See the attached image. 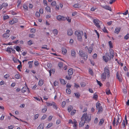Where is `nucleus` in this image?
<instances>
[{
  "label": "nucleus",
  "instance_id": "f257e3e1",
  "mask_svg": "<svg viewBox=\"0 0 129 129\" xmlns=\"http://www.w3.org/2000/svg\"><path fill=\"white\" fill-rule=\"evenodd\" d=\"M110 55L109 53H106L105 56H103V58L104 61L106 62H107L109 60H111V58H113L114 55V52L112 49H109Z\"/></svg>",
  "mask_w": 129,
  "mask_h": 129
},
{
  "label": "nucleus",
  "instance_id": "f03ea898",
  "mask_svg": "<svg viewBox=\"0 0 129 129\" xmlns=\"http://www.w3.org/2000/svg\"><path fill=\"white\" fill-rule=\"evenodd\" d=\"M110 76V72L108 66H106L104 69V72L101 74V78L102 80L104 81L105 80L106 77L109 78Z\"/></svg>",
  "mask_w": 129,
  "mask_h": 129
},
{
  "label": "nucleus",
  "instance_id": "7ed1b4c3",
  "mask_svg": "<svg viewBox=\"0 0 129 129\" xmlns=\"http://www.w3.org/2000/svg\"><path fill=\"white\" fill-rule=\"evenodd\" d=\"M122 121L121 117L120 115L116 116L113 121L112 124L113 126H116L119 125Z\"/></svg>",
  "mask_w": 129,
  "mask_h": 129
},
{
  "label": "nucleus",
  "instance_id": "20e7f679",
  "mask_svg": "<svg viewBox=\"0 0 129 129\" xmlns=\"http://www.w3.org/2000/svg\"><path fill=\"white\" fill-rule=\"evenodd\" d=\"M93 22L94 25L98 28H101V25L102 24V22L99 20L97 19H93Z\"/></svg>",
  "mask_w": 129,
  "mask_h": 129
},
{
  "label": "nucleus",
  "instance_id": "39448f33",
  "mask_svg": "<svg viewBox=\"0 0 129 129\" xmlns=\"http://www.w3.org/2000/svg\"><path fill=\"white\" fill-rule=\"evenodd\" d=\"M79 55L81 58L85 60H87V59L88 55L87 54L85 53L82 50H80L79 52Z\"/></svg>",
  "mask_w": 129,
  "mask_h": 129
},
{
  "label": "nucleus",
  "instance_id": "423d86ee",
  "mask_svg": "<svg viewBox=\"0 0 129 129\" xmlns=\"http://www.w3.org/2000/svg\"><path fill=\"white\" fill-rule=\"evenodd\" d=\"M91 116L90 115H87V113H84L83 114L82 116V118L84 119L85 121H90L91 118Z\"/></svg>",
  "mask_w": 129,
  "mask_h": 129
},
{
  "label": "nucleus",
  "instance_id": "0eeeda50",
  "mask_svg": "<svg viewBox=\"0 0 129 129\" xmlns=\"http://www.w3.org/2000/svg\"><path fill=\"white\" fill-rule=\"evenodd\" d=\"M127 123V119L126 115H125V120H123L121 123V126L122 128H124L125 127Z\"/></svg>",
  "mask_w": 129,
  "mask_h": 129
},
{
  "label": "nucleus",
  "instance_id": "6e6552de",
  "mask_svg": "<svg viewBox=\"0 0 129 129\" xmlns=\"http://www.w3.org/2000/svg\"><path fill=\"white\" fill-rule=\"evenodd\" d=\"M6 51L8 52L9 53H11L12 52V53H15V50H14L13 48H12L10 47H9L7 48L6 50Z\"/></svg>",
  "mask_w": 129,
  "mask_h": 129
},
{
  "label": "nucleus",
  "instance_id": "1a4fd4ad",
  "mask_svg": "<svg viewBox=\"0 0 129 129\" xmlns=\"http://www.w3.org/2000/svg\"><path fill=\"white\" fill-rule=\"evenodd\" d=\"M56 19L59 21L65 20H66V17L60 15H58L57 16Z\"/></svg>",
  "mask_w": 129,
  "mask_h": 129
},
{
  "label": "nucleus",
  "instance_id": "9d476101",
  "mask_svg": "<svg viewBox=\"0 0 129 129\" xmlns=\"http://www.w3.org/2000/svg\"><path fill=\"white\" fill-rule=\"evenodd\" d=\"M18 22V20L17 18H14L12 20H10L9 22L10 23L12 24L14 23H17Z\"/></svg>",
  "mask_w": 129,
  "mask_h": 129
},
{
  "label": "nucleus",
  "instance_id": "9b49d317",
  "mask_svg": "<svg viewBox=\"0 0 129 129\" xmlns=\"http://www.w3.org/2000/svg\"><path fill=\"white\" fill-rule=\"evenodd\" d=\"M116 77L120 82H122V77L121 75H120L118 72H117L116 74Z\"/></svg>",
  "mask_w": 129,
  "mask_h": 129
},
{
  "label": "nucleus",
  "instance_id": "f8f14e48",
  "mask_svg": "<svg viewBox=\"0 0 129 129\" xmlns=\"http://www.w3.org/2000/svg\"><path fill=\"white\" fill-rule=\"evenodd\" d=\"M85 122V121L84 119H82L81 118V120L80 121L79 124V126L80 127H82L84 125Z\"/></svg>",
  "mask_w": 129,
  "mask_h": 129
},
{
  "label": "nucleus",
  "instance_id": "ddd939ff",
  "mask_svg": "<svg viewBox=\"0 0 129 129\" xmlns=\"http://www.w3.org/2000/svg\"><path fill=\"white\" fill-rule=\"evenodd\" d=\"M73 32L72 29H68L67 30V34L68 35L71 36L73 34Z\"/></svg>",
  "mask_w": 129,
  "mask_h": 129
},
{
  "label": "nucleus",
  "instance_id": "4468645a",
  "mask_svg": "<svg viewBox=\"0 0 129 129\" xmlns=\"http://www.w3.org/2000/svg\"><path fill=\"white\" fill-rule=\"evenodd\" d=\"M75 34L77 37L78 36L82 35L83 34V33L82 32H81L80 31H76L75 32Z\"/></svg>",
  "mask_w": 129,
  "mask_h": 129
},
{
  "label": "nucleus",
  "instance_id": "2eb2a0df",
  "mask_svg": "<svg viewBox=\"0 0 129 129\" xmlns=\"http://www.w3.org/2000/svg\"><path fill=\"white\" fill-rule=\"evenodd\" d=\"M77 122L76 120L74 119L73 121V125L74 129H77Z\"/></svg>",
  "mask_w": 129,
  "mask_h": 129
},
{
  "label": "nucleus",
  "instance_id": "dca6fc26",
  "mask_svg": "<svg viewBox=\"0 0 129 129\" xmlns=\"http://www.w3.org/2000/svg\"><path fill=\"white\" fill-rule=\"evenodd\" d=\"M68 73L69 76H71L73 73V69L72 68L69 69L68 71Z\"/></svg>",
  "mask_w": 129,
  "mask_h": 129
},
{
  "label": "nucleus",
  "instance_id": "f3484780",
  "mask_svg": "<svg viewBox=\"0 0 129 129\" xmlns=\"http://www.w3.org/2000/svg\"><path fill=\"white\" fill-rule=\"evenodd\" d=\"M85 50H88V52L89 53H91L93 50L92 47H90L89 48L87 46H86L85 48Z\"/></svg>",
  "mask_w": 129,
  "mask_h": 129
},
{
  "label": "nucleus",
  "instance_id": "a211bd4d",
  "mask_svg": "<svg viewBox=\"0 0 129 129\" xmlns=\"http://www.w3.org/2000/svg\"><path fill=\"white\" fill-rule=\"evenodd\" d=\"M103 8L104 9L109 10L110 11H111L112 9L109 6L105 5V6H103Z\"/></svg>",
  "mask_w": 129,
  "mask_h": 129
},
{
  "label": "nucleus",
  "instance_id": "6ab92c4d",
  "mask_svg": "<svg viewBox=\"0 0 129 129\" xmlns=\"http://www.w3.org/2000/svg\"><path fill=\"white\" fill-rule=\"evenodd\" d=\"M96 109L98 110V111L97 113L98 114H100L102 112L103 110V108L102 106Z\"/></svg>",
  "mask_w": 129,
  "mask_h": 129
},
{
  "label": "nucleus",
  "instance_id": "aec40b11",
  "mask_svg": "<svg viewBox=\"0 0 129 129\" xmlns=\"http://www.w3.org/2000/svg\"><path fill=\"white\" fill-rule=\"evenodd\" d=\"M121 28L120 27H116L115 28V31H114V33H116V34H118V33L120 32V30H121Z\"/></svg>",
  "mask_w": 129,
  "mask_h": 129
},
{
  "label": "nucleus",
  "instance_id": "412c9836",
  "mask_svg": "<svg viewBox=\"0 0 129 129\" xmlns=\"http://www.w3.org/2000/svg\"><path fill=\"white\" fill-rule=\"evenodd\" d=\"M71 55L74 58L76 56V52L74 49H72L71 50Z\"/></svg>",
  "mask_w": 129,
  "mask_h": 129
},
{
  "label": "nucleus",
  "instance_id": "4be33fe9",
  "mask_svg": "<svg viewBox=\"0 0 129 129\" xmlns=\"http://www.w3.org/2000/svg\"><path fill=\"white\" fill-rule=\"evenodd\" d=\"M44 83V80L42 79H41L39 81L38 84V85L40 86H41Z\"/></svg>",
  "mask_w": 129,
  "mask_h": 129
},
{
  "label": "nucleus",
  "instance_id": "5701e85b",
  "mask_svg": "<svg viewBox=\"0 0 129 129\" xmlns=\"http://www.w3.org/2000/svg\"><path fill=\"white\" fill-rule=\"evenodd\" d=\"M44 125L43 123H41L38 127V129H43L44 127Z\"/></svg>",
  "mask_w": 129,
  "mask_h": 129
},
{
  "label": "nucleus",
  "instance_id": "b1692460",
  "mask_svg": "<svg viewBox=\"0 0 129 129\" xmlns=\"http://www.w3.org/2000/svg\"><path fill=\"white\" fill-rule=\"evenodd\" d=\"M45 9L47 12L49 13H51V8L49 6H47L46 7Z\"/></svg>",
  "mask_w": 129,
  "mask_h": 129
},
{
  "label": "nucleus",
  "instance_id": "393cba45",
  "mask_svg": "<svg viewBox=\"0 0 129 129\" xmlns=\"http://www.w3.org/2000/svg\"><path fill=\"white\" fill-rule=\"evenodd\" d=\"M23 7L25 11L28 10V6L26 4H24L23 5Z\"/></svg>",
  "mask_w": 129,
  "mask_h": 129
},
{
  "label": "nucleus",
  "instance_id": "a878e982",
  "mask_svg": "<svg viewBox=\"0 0 129 129\" xmlns=\"http://www.w3.org/2000/svg\"><path fill=\"white\" fill-rule=\"evenodd\" d=\"M10 35L9 34L5 33L3 35V37L5 38H8Z\"/></svg>",
  "mask_w": 129,
  "mask_h": 129
},
{
  "label": "nucleus",
  "instance_id": "bb28decb",
  "mask_svg": "<svg viewBox=\"0 0 129 129\" xmlns=\"http://www.w3.org/2000/svg\"><path fill=\"white\" fill-rule=\"evenodd\" d=\"M47 107L46 106H44V108L42 109V112L43 113H45L47 111Z\"/></svg>",
  "mask_w": 129,
  "mask_h": 129
},
{
  "label": "nucleus",
  "instance_id": "cd10ccee",
  "mask_svg": "<svg viewBox=\"0 0 129 129\" xmlns=\"http://www.w3.org/2000/svg\"><path fill=\"white\" fill-rule=\"evenodd\" d=\"M104 118H102L100 120V121L99 123V124L100 125H101L104 123Z\"/></svg>",
  "mask_w": 129,
  "mask_h": 129
},
{
  "label": "nucleus",
  "instance_id": "c85d7f7f",
  "mask_svg": "<svg viewBox=\"0 0 129 129\" xmlns=\"http://www.w3.org/2000/svg\"><path fill=\"white\" fill-rule=\"evenodd\" d=\"M106 94L107 95H109L110 94H111L110 90L108 88L106 89Z\"/></svg>",
  "mask_w": 129,
  "mask_h": 129
},
{
  "label": "nucleus",
  "instance_id": "c756f323",
  "mask_svg": "<svg viewBox=\"0 0 129 129\" xmlns=\"http://www.w3.org/2000/svg\"><path fill=\"white\" fill-rule=\"evenodd\" d=\"M62 53L63 54H65L67 53V50L66 48H62Z\"/></svg>",
  "mask_w": 129,
  "mask_h": 129
},
{
  "label": "nucleus",
  "instance_id": "7c9ffc66",
  "mask_svg": "<svg viewBox=\"0 0 129 129\" xmlns=\"http://www.w3.org/2000/svg\"><path fill=\"white\" fill-rule=\"evenodd\" d=\"M53 33L54 34V36L56 35H57L58 33V31L56 29H55L53 31Z\"/></svg>",
  "mask_w": 129,
  "mask_h": 129
},
{
  "label": "nucleus",
  "instance_id": "2f4dec72",
  "mask_svg": "<svg viewBox=\"0 0 129 129\" xmlns=\"http://www.w3.org/2000/svg\"><path fill=\"white\" fill-rule=\"evenodd\" d=\"M60 83L62 84H65L66 83V82L65 81V80L63 79H60Z\"/></svg>",
  "mask_w": 129,
  "mask_h": 129
},
{
  "label": "nucleus",
  "instance_id": "473e14b6",
  "mask_svg": "<svg viewBox=\"0 0 129 129\" xmlns=\"http://www.w3.org/2000/svg\"><path fill=\"white\" fill-rule=\"evenodd\" d=\"M73 7L75 8H79L80 7V4L78 3L73 5Z\"/></svg>",
  "mask_w": 129,
  "mask_h": 129
},
{
  "label": "nucleus",
  "instance_id": "72a5a7b5",
  "mask_svg": "<svg viewBox=\"0 0 129 129\" xmlns=\"http://www.w3.org/2000/svg\"><path fill=\"white\" fill-rule=\"evenodd\" d=\"M53 105H52L53 108L55 109V110H57V105L54 102L53 103Z\"/></svg>",
  "mask_w": 129,
  "mask_h": 129
},
{
  "label": "nucleus",
  "instance_id": "f704fd0d",
  "mask_svg": "<svg viewBox=\"0 0 129 129\" xmlns=\"http://www.w3.org/2000/svg\"><path fill=\"white\" fill-rule=\"evenodd\" d=\"M101 104L99 102H98L96 104V108L97 109L98 108L100 107H101Z\"/></svg>",
  "mask_w": 129,
  "mask_h": 129
},
{
  "label": "nucleus",
  "instance_id": "c9c22d12",
  "mask_svg": "<svg viewBox=\"0 0 129 129\" xmlns=\"http://www.w3.org/2000/svg\"><path fill=\"white\" fill-rule=\"evenodd\" d=\"M54 102H52L51 103H48V102H46V105L48 106H52L53 105V103Z\"/></svg>",
  "mask_w": 129,
  "mask_h": 129
},
{
  "label": "nucleus",
  "instance_id": "e433bc0d",
  "mask_svg": "<svg viewBox=\"0 0 129 129\" xmlns=\"http://www.w3.org/2000/svg\"><path fill=\"white\" fill-rule=\"evenodd\" d=\"M73 106H69L68 107V111L69 112H70L71 110L73 109Z\"/></svg>",
  "mask_w": 129,
  "mask_h": 129
},
{
  "label": "nucleus",
  "instance_id": "4c0bfd02",
  "mask_svg": "<svg viewBox=\"0 0 129 129\" xmlns=\"http://www.w3.org/2000/svg\"><path fill=\"white\" fill-rule=\"evenodd\" d=\"M98 95L97 94H96L95 93L94 94L93 97V99L95 100H96L98 99Z\"/></svg>",
  "mask_w": 129,
  "mask_h": 129
},
{
  "label": "nucleus",
  "instance_id": "58836bf2",
  "mask_svg": "<svg viewBox=\"0 0 129 129\" xmlns=\"http://www.w3.org/2000/svg\"><path fill=\"white\" fill-rule=\"evenodd\" d=\"M26 90V89L25 87H23L21 89V91L22 93H23L25 92Z\"/></svg>",
  "mask_w": 129,
  "mask_h": 129
},
{
  "label": "nucleus",
  "instance_id": "ea45409f",
  "mask_svg": "<svg viewBox=\"0 0 129 129\" xmlns=\"http://www.w3.org/2000/svg\"><path fill=\"white\" fill-rule=\"evenodd\" d=\"M66 92L67 94H70L71 92L70 89L69 88H67L66 90Z\"/></svg>",
  "mask_w": 129,
  "mask_h": 129
},
{
  "label": "nucleus",
  "instance_id": "a19ab883",
  "mask_svg": "<svg viewBox=\"0 0 129 129\" xmlns=\"http://www.w3.org/2000/svg\"><path fill=\"white\" fill-rule=\"evenodd\" d=\"M55 70L54 69H52L51 70H50L49 71V72L50 74V76H51V73H54L55 72Z\"/></svg>",
  "mask_w": 129,
  "mask_h": 129
},
{
  "label": "nucleus",
  "instance_id": "79ce46f5",
  "mask_svg": "<svg viewBox=\"0 0 129 129\" xmlns=\"http://www.w3.org/2000/svg\"><path fill=\"white\" fill-rule=\"evenodd\" d=\"M12 58L13 60L15 63H16L18 62V59H17L16 58H15L14 57H13Z\"/></svg>",
  "mask_w": 129,
  "mask_h": 129
},
{
  "label": "nucleus",
  "instance_id": "37998d69",
  "mask_svg": "<svg viewBox=\"0 0 129 129\" xmlns=\"http://www.w3.org/2000/svg\"><path fill=\"white\" fill-rule=\"evenodd\" d=\"M74 94L76 98H79L80 96V95L79 93H75Z\"/></svg>",
  "mask_w": 129,
  "mask_h": 129
},
{
  "label": "nucleus",
  "instance_id": "c03bdc74",
  "mask_svg": "<svg viewBox=\"0 0 129 129\" xmlns=\"http://www.w3.org/2000/svg\"><path fill=\"white\" fill-rule=\"evenodd\" d=\"M109 46L110 48L111 49L113 48V46L112 45V43L111 41H110L109 42H108Z\"/></svg>",
  "mask_w": 129,
  "mask_h": 129
},
{
  "label": "nucleus",
  "instance_id": "a18cd8bd",
  "mask_svg": "<svg viewBox=\"0 0 129 129\" xmlns=\"http://www.w3.org/2000/svg\"><path fill=\"white\" fill-rule=\"evenodd\" d=\"M20 76L19 74H16L15 76V78L18 79L20 78Z\"/></svg>",
  "mask_w": 129,
  "mask_h": 129
},
{
  "label": "nucleus",
  "instance_id": "49530a36",
  "mask_svg": "<svg viewBox=\"0 0 129 129\" xmlns=\"http://www.w3.org/2000/svg\"><path fill=\"white\" fill-rule=\"evenodd\" d=\"M129 38V34H127L125 36L124 38L126 40L128 39Z\"/></svg>",
  "mask_w": 129,
  "mask_h": 129
},
{
  "label": "nucleus",
  "instance_id": "de8ad7c7",
  "mask_svg": "<svg viewBox=\"0 0 129 129\" xmlns=\"http://www.w3.org/2000/svg\"><path fill=\"white\" fill-rule=\"evenodd\" d=\"M47 45H45L41 47L42 48V49H45L47 50H48L49 49V48H47Z\"/></svg>",
  "mask_w": 129,
  "mask_h": 129
},
{
  "label": "nucleus",
  "instance_id": "09e8293b",
  "mask_svg": "<svg viewBox=\"0 0 129 129\" xmlns=\"http://www.w3.org/2000/svg\"><path fill=\"white\" fill-rule=\"evenodd\" d=\"M103 32L105 33H108L107 30L106 28L105 27H104V28L103 29Z\"/></svg>",
  "mask_w": 129,
  "mask_h": 129
},
{
  "label": "nucleus",
  "instance_id": "8fccbe9b",
  "mask_svg": "<svg viewBox=\"0 0 129 129\" xmlns=\"http://www.w3.org/2000/svg\"><path fill=\"white\" fill-rule=\"evenodd\" d=\"M58 66L60 68H62L63 66V63L61 62H59L58 64Z\"/></svg>",
  "mask_w": 129,
  "mask_h": 129
},
{
  "label": "nucleus",
  "instance_id": "3c124183",
  "mask_svg": "<svg viewBox=\"0 0 129 129\" xmlns=\"http://www.w3.org/2000/svg\"><path fill=\"white\" fill-rule=\"evenodd\" d=\"M14 48L18 52H19L20 50V48L19 46H16Z\"/></svg>",
  "mask_w": 129,
  "mask_h": 129
},
{
  "label": "nucleus",
  "instance_id": "603ef678",
  "mask_svg": "<svg viewBox=\"0 0 129 129\" xmlns=\"http://www.w3.org/2000/svg\"><path fill=\"white\" fill-rule=\"evenodd\" d=\"M96 9L95 6L93 7L90 9V11H95Z\"/></svg>",
  "mask_w": 129,
  "mask_h": 129
},
{
  "label": "nucleus",
  "instance_id": "864d4df0",
  "mask_svg": "<svg viewBox=\"0 0 129 129\" xmlns=\"http://www.w3.org/2000/svg\"><path fill=\"white\" fill-rule=\"evenodd\" d=\"M66 102L65 101L62 102L61 104L62 107L63 108L66 105Z\"/></svg>",
  "mask_w": 129,
  "mask_h": 129
},
{
  "label": "nucleus",
  "instance_id": "5fc2aeb1",
  "mask_svg": "<svg viewBox=\"0 0 129 129\" xmlns=\"http://www.w3.org/2000/svg\"><path fill=\"white\" fill-rule=\"evenodd\" d=\"M61 122V120L60 119H58L56 121V124L58 125L60 124V123Z\"/></svg>",
  "mask_w": 129,
  "mask_h": 129
},
{
  "label": "nucleus",
  "instance_id": "6e6d98bb",
  "mask_svg": "<svg viewBox=\"0 0 129 129\" xmlns=\"http://www.w3.org/2000/svg\"><path fill=\"white\" fill-rule=\"evenodd\" d=\"M56 2L55 1H53L51 4V5L53 6H55L56 5Z\"/></svg>",
  "mask_w": 129,
  "mask_h": 129
},
{
  "label": "nucleus",
  "instance_id": "4d7b16f0",
  "mask_svg": "<svg viewBox=\"0 0 129 129\" xmlns=\"http://www.w3.org/2000/svg\"><path fill=\"white\" fill-rule=\"evenodd\" d=\"M3 7H7L8 6V4L6 3H3L2 4Z\"/></svg>",
  "mask_w": 129,
  "mask_h": 129
},
{
  "label": "nucleus",
  "instance_id": "13d9d810",
  "mask_svg": "<svg viewBox=\"0 0 129 129\" xmlns=\"http://www.w3.org/2000/svg\"><path fill=\"white\" fill-rule=\"evenodd\" d=\"M76 110H73L72 111V112L71 113V115H73L76 113Z\"/></svg>",
  "mask_w": 129,
  "mask_h": 129
},
{
  "label": "nucleus",
  "instance_id": "bf43d9fd",
  "mask_svg": "<svg viewBox=\"0 0 129 129\" xmlns=\"http://www.w3.org/2000/svg\"><path fill=\"white\" fill-rule=\"evenodd\" d=\"M78 40L80 41H81L82 40V38L81 37V35L80 36H78L77 37Z\"/></svg>",
  "mask_w": 129,
  "mask_h": 129
},
{
  "label": "nucleus",
  "instance_id": "052dcab7",
  "mask_svg": "<svg viewBox=\"0 0 129 129\" xmlns=\"http://www.w3.org/2000/svg\"><path fill=\"white\" fill-rule=\"evenodd\" d=\"M97 83L101 87L102 85V83H101L100 81H99L97 80Z\"/></svg>",
  "mask_w": 129,
  "mask_h": 129
},
{
  "label": "nucleus",
  "instance_id": "680f3d73",
  "mask_svg": "<svg viewBox=\"0 0 129 129\" xmlns=\"http://www.w3.org/2000/svg\"><path fill=\"white\" fill-rule=\"evenodd\" d=\"M53 123H49L47 126L46 127L47 128H49L51 127Z\"/></svg>",
  "mask_w": 129,
  "mask_h": 129
},
{
  "label": "nucleus",
  "instance_id": "e2e57ef3",
  "mask_svg": "<svg viewBox=\"0 0 129 129\" xmlns=\"http://www.w3.org/2000/svg\"><path fill=\"white\" fill-rule=\"evenodd\" d=\"M22 68V65H19L18 66L17 68L20 71H21L20 69Z\"/></svg>",
  "mask_w": 129,
  "mask_h": 129
},
{
  "label": "nucleus",
  "instance_id": "0e129e2a",
  "mask_svg": "<svg viewBox=\"0 0 129 129\" xmlns=\"http://www.w3.org/2000/svg\"><path fill=\"white\" fill-rule=\"evenodd\" d=\"M3 18L4 20L7 19H8L9 18V17L7 15H5L3 16Z\"/></svg>",
  "mask_w": 129,
  "mask_h": 129
},
{
  "label": "nucleus",
  "instance_id": "69168bd1",
  "mask_svg": "<svg viewBox=\"0 0 129 129\" xmlns=\"http://www.w3.org/2000/svg\"><path fill=\"white\" fill-rule=\"evenodd\" d=\"M10 76V75L8 74H6L4 76V77L6 79L8 78Z\"/></svg>",
  "mask_w": 129,
  "mask_h": 129
},
{
  "label": "nucleus",
  "instance_id": "338daca9",
  "mask_svg": "<svg viewBox=\"0 0 129 129\" xmlns=\"http://www.w3.org/2000/svg\"><path fill=\"white\" fill-rule=\"evenodd\" d=\"M14 127V126L11 125L8 126L9 129H12Z\"/></svg>",
  "mask_w": 129,
  "mask_h": 129
},
{
  "label": "nucleus",
  "instance_id": "774afa93",
  "mask_svg": "<svg viewBox=\"0 0 129 129\" xmlns=\"http://www.w3.org/2000/svg\"><path fill=\"white\" fill-rule=\"evenodd\" d=\"M36 15L38 17H39L40 16V13L38 12H36Z\"/></svg>",
  "mask_w": 129,
  "mask_h": 129
}]
</instances>
